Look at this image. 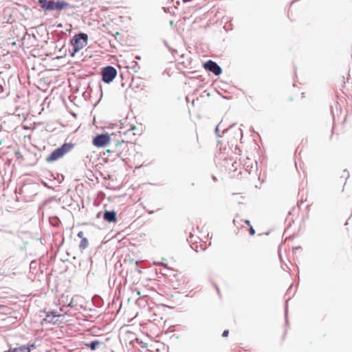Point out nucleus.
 Listing matches in <instances>:
<instances>
[{
    "instance_id": "obj_7",
    "label": "nucleus",
    "mask_w": 352,
    "mask_h": 352,
    "mask_svg": "<svg viewBox=\"0 0 352 352\" xmlns=\"http://www.w3.org/2000/svg\"><path fill=\"white\" fill-rule=\"evenodd\" d=\"M104 219L108 222H115L116 221V213L114 211H105L104 213Z\"/></svg>"
},
{
    "instance_id": "obj_5",
    "label": "nucleus",
    "mask_w": 352,
    "mask_h": 352,
    "mask_svg": "<svg viewBox=\"0 0 352 352\" xmlns=\"http://www.w3.org/2000/svg\"><path fill=\"white\" fill-rule=\"evenodd\" d=\"M204 68L216 76L220 75L222 72L221 67L216 62L211 60H209L204 64Z\"/></svg>"
},
{
    "instance_id": "obj_6",
    "label": "nucleus",
    "mask_w": 352,
    "mask_h": 352,
    "mask_svg": "<svg viewBox=\"0 0 352 352\" xmlns=\"http://www.w3.org/2000/svg\"><path fill=\"white\" fill-rule=\"evenodd\" d=\"M52 10H62L69 8V4L65 1H52Z\"/></svg>"
},
{
    "instance_id": "obj_2",
    "label": "nucleus",
    "mask_w": 352,
    "mask_h": 352,
    "mask_svg": "<svg viewBox=\"0 0 352 352\" xmlns=\"http://www.w3.org/2000/svg\"><path fill=\"white\" fill-rule=\"evenodd\" d=\"M88 36L84 33H80L76 34L74 38L72 39L71 43L73 45V53H72V56H73L75 53L78 52L80 50H82L85 46L87 44Z\"/></svg>"
},
{
    "instance_id": "obj_11",
    "label": "nucleus",
    "mask_w": 352,
    "mask_h": 352,
    "mask_svg": "<svg viewBox=\"0 0 352 352\" xmlns=\"http://www.w3.org/2000/svg\"><path fill=\"white\" fill-rule=\"evenodd\" d=\"M88 246V240L86 238H82L80 243V248L81 249H85Z\"/></svg>"
},
{
    "instance_id": "obj_17",
    "label": "nucleus",
    "mask_w": 352,
    "mask_h": 352,
    "mask_svg": "<svg viewBox=\"0 0 352 352\" xmlns=\"http://www.w3.org/2000/svg\"><path fill=\"white\" fill-rule=\"evenodd\" d=\"M245 223L249 225L250 224V221L247 220V221H245Z\"/></svg>"
},
{
    "instance_id": "obj_4",
    "label": "nucleus",
    "mask_w": 352,
    "mask_h": 352,
    "mask_svg": "<svg viewBox=\"0 0 352 352\" xmlns=\"http://www.w3.org/2000/svg\"><path fill=\"white\" fill-rule=\"evenodd\" d=\"M110 136L108 133L100 134L93 140V144L97 147H104L110 143Z\"/></svg>"
},
{
    "instance_id": "obj_18",
    "label": "nucleus",
    "mask_w": 352,
    "mask_h": 352,
    "mask_svg": "<svg viewBox=\"0 0 352 352\" xmlns=\"http://www.w3.org/2000/svg\"><path fill=\"white\" fill-rule=\"evenodd\" d=\"M153 212V211H149L148 213L149 214H152Z\"/></svg>"
},
{
    "instance_id": "obj_16",
    "label": "nucleus",
    "mask_w": 352,
    "mask_h": 352,
    "mask_svg": "<svg viewBox=\"0 0 352 352\" xmlns=\"http://www.w3.org/2000/svg\"><path fill=\"white\" fill-rule=\"evenodd\" d=\"M218 131H219V126H217L215 129V132L217 134H218Z\"/></svg>"
},
{
    "instance_id": "obj_3",
    "label": "nucleus",
    "mask_w": 352,
    "mask_h": 352,
    "mask_svg": "<svg viewBox=\"0 0 352 352\" xmlns=\"http://www.w3.org/2000/svg\"><path fill=\"white\" fill-rule=\"evenodd\" d=\"M102 75L103 81L109 83L116 78L117 71L113 67L107 66L103 69Z\"/></svg>"
},
{
    "instance_id": "obj_13",
    "label": "nucleus",
    "mask_w": 352,
    "mask_h": 352,
    "mask_svg": "<svg viewBox=\"0 0 352 352\" xmlns=\"http://www.w3.org/2000/svg\"><path fill=\"white\" fill-rule=\"evenodd\" d=\"M83 236H84V232L82 231H80L78 233V236L79 238H83Z\"/></svg>"
},
{
    "instance_id": "obj_14",
    "label": "nucleus",
    "mask_w": 352,
    "mask_h": 352,
    "mask_svg": "<svg viewBox=\"0 0 352 352\" xmlns=\"http://www.w3.org/2000/svg\"><path fill=\"white\" fill-rule=\"evenodd\" d=\"M228 333H229V331H228V330H225V331L223 332L222 336H223V337H226V336H228Z\"/></svg>"
},
{
    "instance_id": "obj_10",
    "label": "nucleus",
    "mask_w": 352,
    "mask_h": 352,
    "mask_svg": "<svg viewBox=\"0 0 352 352\" xmlns=\"http://www.w3.org/2000/svg\"><path fill=\"white\" fill-rule=\"evenodd\" d=\"M101 344H102V342L98 340H94L91 342L89 344H87V346L89 347L91 350L94 351L98 346Z\"/></svg>"
},
{
    "instance_id": "obj_8",
    "label": "nucleus",
    "mask_w": 352,
    "mask_h": 352,
    "mask_svg": "<svg viewBox=\"0 0 352 352\" xmlns=\"http://www.w3.org/2000/svg\"><path fill=\"white\" fill-rule=\"evenodd\" d=\"M41 7L47 11H52V1L38 0Z\"/></svg>"
},
{
    "instance_id": "obj_15",
    "label": "nucleus",
    "mask_w": 352,
    "mask_h": 352,
    "mask_svg": "<svg viewBox=\"0 0 352 352\" xmlns=\"http://www.w3.org/2000/svg\"><path fill=\"white\" fill-rule=\"evenodd\" d=\"M250 233L251 235H254V234L255 231H254V230L252 228H250Z\"/></svg>"
},
{
    "instance_id": "obj_12",
    "label": "nucleus",
    "mask_w": 352,
    "mask_h": 352,
    "mask_svg": "<svg viewBox=\"0 0 352 352\" xmlns=\"http://www.w3.org/2000/svg\"><path fill=\"white\" fill-rule=\"evenodd\" d=\"M32 349H35V345L34 344L28 345V346H23V352H30Z\"/></svg>"
},
{
    "instance_id": "obj_1",
    "label": "nucleus",
    "mask_w": 352,
    "mask_h": 352,
    "mask_svg": "<svg viewBox=\"0 0 352 352\" xmlns=\"http://www.w3.org/2000/svg\"><path fill=\"white\" fill-rule=\"evenodd\" d=\"M73 144L65 143L60 147L55 149L47 158L49 162H54L61 158L65 154L70 151L73 148Z\"/></svg>"
},
{
    "instance_id": "obj_9",
    "label": "nucleus",
    "mask_w": 352,
    "mask_h": 352,
    "mask_svg": "<svg viewBox=\"0 0 352 352\" xmlns=\"http://www.w3.org/2000/svg\"><path fill=\"white\" fill-rule=\"evenodd\" d=\"M61 315L56 314L54 312H52L50 314H47L45 318V320L49 322L55 323L58 321L57 318L61 317Z\"/></svg>"
}]
</instances>
